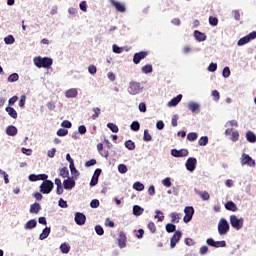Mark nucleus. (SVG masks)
Returning <instances> with one entry per match:
<instances>
[{"label": "nucleus", "mask_w": 256, "mask_h": 256, "mask_svg": "<svg viewBox=\"0 0 256 256\" xmlns=\"http://www.w3.org/2000/svg\"><path fill=\"white\" fill-rule=\"evenodd\" d=\"M247 43H251V40H249L248 36H244L240 38L237 42L238 47H243V45H247Z\"/></svg>", "instance_id": "37"}, {"label": "nucleus", "mask_w": 256, "mask_h": 256, "mask_svg": "<svg viewBox=\"0 0 256 256\" xmlns=\"http://www.w3.org/2000/svg\"><path fill=\"white\" fill-rule=\"evenodd\" d=\"M148 229L151 233H156L157 231V226H155L154 222H149L148 223Z\"/></svg>", "instance_id": "64"}, {"label": "nucleus", "mask_w": 256, "mask_h": 256, "mask_svg": "<svg viewBox=\"0 0 256 256\" xmlns=\"http://www.w3.org/2000/svg\"><path fill=\"white\" fill-rule=\"evenodd\" d=\"M18 132L19 130L14 125H10L6 128V135L9 137H15Z\"/></svg>", "instance_id": "25"}, {"label": "nucleus", "mask_w": 256, "mask_h": 256, "mask_svg": "<svg viewBox=\"0 0 256 256\" xmlns=\"http://www.w3.org/2000/svg\"><path fill=\"white\" fill-rule=\"evenodd\" d=\"M141 91H143V86H141V83L135 81L129 82L128 93L130 95H139Z\"/></svg>", "instance_id": "5"}, {"label": "nucleus", "mask_w": 256, "mask_h": 256, "mask_svg": "<svg viewBox=\"0 0 256 256\" xmlns=\"http://www.w3.org/2000/svg\"><path fill=\"white\" fill-rule=\"evenodd\" d=\"M170 218H171V223H179V219H180V217H179V213H177V212H172V213H170Z\"/></svg>", "instance_id": "52"}, {"label": "nucleus", "mask_w": 256, "mask_h": 256, "mask_svg": "<svg viewBox=\"0 0 256 256\" xmlns=\"http://www.w3.org/2000/svg\"><path fill=\"white\" fill-rule=\"evenodd\" d=\"M112 51H113V53H116L117 55H121L122 52L129 51V48L128 47H121L117 44H114V45H112Z\"/></svg>", "instance_id": "27"}, {"label": "nucleus", "mask_w": 256, "mask_h": 256, "mask_svg": "<svg viewBox=\"0 0 256 256\" xmlns=\"http://www.w3.org/2000/svg\"><path fill=\"white\" fill-rule=\"evenodd\" d=\"M60 251L61 253H63L64 255H67V253H69V251H71V246L69 245V243L64 242L60 245Z\"/></svg>", "instance_id": "31"}, {"label": "nucleus", "mask_w": 256, "mask_h": 256, "mask_svg": "<svg viewBox=\"0 0 256 256\" xmlns=\"http://www.w3.org/2000/svg\"><path fill=\"white\" fill-rule=\"evenodd\" d=\"M94 231L96 234L99 235V237H102V235H105V230L103 229V226H101V225H96L94 227Z\"/></svg>", "instance_id": "51"}, {"label": "nucleus", "mask_w": 256, "mask_h": 256, "mask_svg": "<svg viewBox=\"0 0 256 256\" xmlns=\"http://www.w3.org/2000/svg\"><path fill=\"white\" fill-rule=\"evenodd\" d=\"M106 127H107L108 129H110V131H111L112 133H119V127H118L117 124H115V123L109 122V123L106 125Z\"/></svg>", "instance_id": "40"}, {"label": "nucleus", "mask_w": 256, "mask_h": 256, "mask_svg": "<svg viewBox=\"0 0 256 256\" xmlns=\"http://www.w3.org/2000/svg\"><path fill=\"white\" fill-rule=\"evenodd\" d=\"M8 83H15L19 81V74L17 73H12L8 76L7 78Z\"/></svg>", "instance_id": "42"}, {"label": "nucleus", "mask_w": 256, "mask_h": 256, "mask_svg": "<svg viewBox=\"0 0 256 256\" xmlns=\"http://www.w3.org/2000/svg\"><path fill=\"white\" fill-rule=\"evenodd\" d=\"M165 229L167 233H175V231H177V225L173 223H167Z\"/></svg>", "instance_id": "33"}, {"label": "nucleus", "mask_w": 256, "mask_h": 256, "mask_svg": "<svg viewBox=\"0 0 256 256\" xmlns=\"http://www.w3.org/2000/svg\"><path fill=\"white\" fill-rule=\"evenodd\" d=\"M185 167L187 171H189L190 173H193V171L197 169V158L189 157L185 162Z\"/></svg>", "instance_id": "9"}, {"label": "nucleus", "mask_w": 256, "mask_h": 256, "mask_svg": "<svg viewBox=\"0 0 256 256\" xmlns=\"http://www.w3.org/2000/svg\"><path fill=\"white\" fill-rule=\"evenodd\" d=\"M124 147H126V149H128V151H135V143L133 142V140H127L124 143Z\"/></svg>", "instance_id": "39"}, {"label": "nucleus", "mask_w": 256, "mask_h": 256, "mask_svg": "<svg viewBox=\"0 0 256 256\" xmlns=\"http://www.w3.org/2000/svg\"><path fill=\"white\" fill-rule=\"evenodd\" d=\"M25 101H27V96H25V94H23L20 96V100L18 103V105L21 109H23V107H25Z\"/></svg>", "instance_id": "60"}, {"label": "nucleus", "mask_w": 256, "mask_h": 256, "mask_svg": "<svg viewBox=\"0 0 256 256\" xmlns=\"http://www.w3.org/2000/svg\"><path fill=\"white\" fill-rule=\"evenodd\" d=\"M56 135H58V137H67V135H69V130L65 128H60L57 130Z\"/></svg>", "instance_id": "45"}, {"label": "nucleus", "mask_w": 256, "mask_h": 256, "mask_svg": "<svg viewBox=\"0 0 256 256\" xmlns=\"http://www.w3.org/2000/svg\"><path fill=\"white\" fill-rule=\"evenodd\" d=\"M244 222H245V219L243 218H238L236 215L230 216V225L236 231H241V229H243Z\"/></svg>", "instance_id": "2"}, {"label": "nucleus", "mask_w": 256, "mask_h": 256, "mask_svg": "<svg viewBox=\"0 0 256 256\" xmlns=\"http://www.w3.org/2000/svg\"><path fill=\"white\" fill-rule=\"evenodd\" d=\"M39 211H41V204L35 202L30 205L29 213H31L32 215H37Z\"/></svg>", "instance_id": "21"}, {"label": "nucleus", "mask_w": 256, "mask_h": 256, "mask_svg": "<svg viewBox=\"0 0 256 256\" xmlns=\"http://www.w3.org/2000/svg\"><path fill=\"white\" fill-rule=\"evenodd\" d=\"M206 244L209 247H214V249H219V248L227 247V242L225 240L215 241V239H213V238H208L206 240Z\"/></svg>", "instance_id": "6"}, {"label": "nucleus", "mask_w": 256, "mask_h": 256, "mask_svg": "<svg viewBox=\"0 0 256 256\" xmlns=\"http://www.w3.org/2000/svg\"><path fill=\"white\" fill-rule=\"evenodd\" d=\"M49 235H51V227L46 226L42 230V233L39 235V240L40 241H45V239H47V237H49Z\"/></svg>", "instance_id": "22"}, {"label": "nucleus", "mask_w": 256, "mask_h": 256, "mask_svg": "<svg viewBox=\"0 0 256 256\" xmlns=\"http://www.w3.org/2000/svg\"><path fill=\"white\" fill-rule=\"evenodd\" d=\"M130 129L131 131H139V129H141V124L139 123V121H133L130 125Z\"/></svg>", "instance_id": "49"}, {"label": "nucleus", "mask_w": 256, "mask_h": 256, "mask_svg": "<svg viewBox=\"0 0 256 256\" xmlns=\"http://www.w3.org/2000/svg\"><path fill=\"white\" fill-rule=\"evenodd\" d=\"M76 185L75 177H68L63 181V187L66 191H71Z\"/></svg>", "instance_id": "15"}, {"label": "nucleus", "mask_w": 256, "mask_h": 256, "mask_svg": "<svg viewBox=\"0 0 256 256\" xmlns=\"http://www.w3.org/2000/svg\"><path fill=\"white\" fill-rule=\"evenodd\" d=\"M246 140L248 143H256V135L254 134L253 131L249 130L245 134Z\"/></svg>", "instance_id": "30"}, {"label": "nucleus", "mask_w": 256, "mask_h": 256, "mask_svg": "<svg viewBox=\"0 0 256 256\" xmlns=\"http://www.w3.org/2000/svg\"><path fill=\"white\" fill-rule=\"evenodd\" d=\"M194 193H196V195H199L202 199V201H209L210 196H209V192L207 191H200L197 188L194 189Z\"/></svg>", "instance_id": "26"}, {"label": "nucleus", "mask_w": 256, "mask_h": 256, "mask_svg": "<svg viewBox=\"0 0 256 256\" xmlns=\"http://www.w3.org/2000/svg\"><path fill=\"white\" fill-rule=\"evenodd\" d=\"M207 71H209L210 73H215V71H217V63L211 62L207 67Z\"/></svg>", "instance_id": "57"}, {"label": "nucleus", "mask_w": 256, "mask_h": 256, "mask_svg": "<svg viewBox=\"0 0 256 256\" xmlns=\"http://www.w3.org/2000/svg\"><path fill=\"white\" fill-rule=\"evenodd\" d=\"M100 205L99 199H92L90 202L91 209H98Z\"/></svg>", "instance_id": "59"}, {"label": "nucleus", "mask_w": 256, "mask_h": 256, "mask_svg": "<svg viewBox=\"0 0 256 256\" xmlns=\"http://www.w3.org/2000/svg\"><path fill=\"white\" fill-rule=\"evenodd\" d=\"M170 155H172V157H175L176 159H181L189 155V150L185 148H182L180 150L174 148L170 151Z\"/></svg>", "instance_id": "7"}, {"label": "nucleus", "mask_w": 256, "mask_h": 256, "mask_svg": "<svg viewBox=\"0 0 256 256\" xmlns=\"http://www.w3.org/2000/svg\"><path fill=\"white\" fill-rule=\"evenodd\" d=\"M33 63L38 69H51V66L53 65V60L50 57L37 56L34 57Z\"/></svg>", "instance_id": "1"}, {"label": "nucleus", "mask_w": 256, "mask_h": 256, "mask_svg": "<svg viewBox=\"0 0 256 256\" xmlns=\"http://www.w3.org/2000/svg\"><path fill=\"white\" fill-rule=\"evenodd\" d=\"M93 112L94 114L92 115V119L95 120L99 117V115H101V108L99 107L93 108Z\"/></svg>", "instance_id": "61"}, {"label": "nucleus", "mask_w": 256, "mask_h": 256, "mask_svg": "<svg viewBox=\"0 0 256 256\" xmlns=\"http://www.w3.org/2000/svg\"><path fill=\"white\" fill-rule=\"evenodd\" d=\"M208 21H209V25H211V27H217V25H219V19L217 17L210 16Z\"/></svg>", "instance_id": "48"}, {"label": "nucleus", "mask_w": 256, "mask_h": 256, "mask_svg": "<svg viewBox=\"0 0 256 256\" xmlns=\"http://www.w3.org/2000/svg\"><path fill=\"white\" fill-rule=\"evenodd\" d=\"M129 169L127 168V165L125 164H119L118 165V172L121 173V175H125Z\"/></svg>", "instance_id": "53"}, {"label": "nucleus", "mask_w": 256, "mask_h": 256, "mask_svg": "<svg viewBox=\"0 0 256 256\" xmlns=\"http://www.w3.org/2000/svg\"><path fill=\"white\" fill-rule=\"evenodd\" d=\"M194 39H196V41H198V43H203V41H207V35H205V33L199 31V30H195L194 31Z\"/></svg>", "instance_id": "17"}, {"label": "nucleus", "mask_w": 256, "mask_h": 256, "mask_svg": "<svg viewBox=\"0 0 256 256\" xmlns=\"http://www.w3.org/2000/svg\"><path fill=\"white\" fill-rule=\"evenodd\" d=\"M59 176L62 177V179H68L69 176V168L63 167L60 169Z\"/></svg>", "instance_id": "34"}, {"label": "nucleus", "mask_w": 256, "mask_h": 256, "mask_svg": "<svg viewBox=\"0 0 256 256\" xmlns=\"http://www.w3.org/2000/svg\"><path fill=\"white\" fill-rule=\"evenodd\" d=\"M70 173L73 177H79L80 173L79 170L75 167V164L69 165Z\"/></svg>", "instance_id": "50"}, {"label": "nucleus", "mask_w": 256, "mask_h": 256, "mask_svg": "<svg viewBox=\"0 0 256 256\" xmlns=\"http://www.w3.org/2000/svg\"><path fill=\"white\" fill-rule=\"evenodd\" d=\"M147 55H149L148 51H140V52H136L133 55V63L135 65H139V63H141V61H143V59H145L147 57Z\"/></svg>", "instance_id": "11"}, {"label": "nucleus", "mask_w": 256, "mask_h": 256, "mask_svg": "<svg viewBox=\"0 0 256 256\" xmlns=\"http://www.w3.org/2000/svg\"><path fill=\"white\" fill-rule=\"evenodd\" d=\"M109 3H111L112 7H114L118 13H125L127 11L125 3L116 0H109Z\"/></svg>", "instance_id": "14"}, {"label": "nucleus", "mask_w": 256, "mask_h": 256, "mask_svg": "<svg viewBox=\"0 0 256 256\" xmlns=\"http://www.w3.org/2000/svg\"><path fill=\"white\" fill-rule=\"evenodd\" d=\"M181 237H183V232H181V230L175 231V233L173 234V236L170 239L171 249H175V247H177V243H179V241H181Z\"/></svg>", "instance_id": "8"}, {"label": "nucleus", "mask_w": 256, "mask_h": 256, "mask_svg": "<svg viewBox=\"0 0 256 256\" xmlns=\"http://www.w3.org/2000/svg\"><path fill=\"white\" fill-rule=\"evenodd\" d=\"M208 143H209V137L208 136H202L198 140V145L200 147H206V145H208Z\"/></svg>", "instance_id": "38"}, {"label": "nucleus", "mask_w": 256, "mask_h": 256, "mask_svg": "<svg viewBox=\"0 0 256 256\" xmlns=\"http://www.w3.org/2000/svg\"><path fill=\"white\" fill-rule=\"evenodd\" d=\"M142 73H145V75H149V73H153V65L146 64L141 68Z\"/></svg>", "instance_id": "35"}, {"label": "nucleus", "mask_w": 256, "mask_h": 256, "mask_svg": "<svg viewBox=\"0 0 256 256\" xmlns=\"http://www.w3.org/2000/svg\"><path fill=\"white\" fill-rule=\"evenodd\" d=\"M187 108L189 109V111H191V113H198L201 109V105L197 102H189Z\"/></svg>", "instance_id": "19"}, {"label": "nucleus", "mask_w": 256, "mask_h": 256, "mask_svg": "<svg viewBox=\"0 0 256 256\" xmlns=\"http://www.w3.org/2000/svg\"><path fill=\"white\" fill-rule=\"evenodd\" d=\"M61 127H63V129H71V127H73V124L69 120H64L61 123Z\"/></svg>", "instance_id": "58"}, {"label": "nucleus", "mask_w": 256, "mask_h": 256, "mask_svg": "<svg viewBox=\"0 0 256 256\" xmlns=\"http://www.w3.org/2000/svg\"><path fill=\"white\" fill-rule=\"evenodd\" d=\"M74 221L76 225H79L80 227L85 225L87 221V216L83 212H76L74 216Z\"/></svg>", "instance_id": "12"}, {"label": "nucleus", "mask_w": 256, "mask_h": 256, "mask_svg": "<svg viewBox=\"0 0 256 256\" xmlns=\"http://www.w3.org/2000/svg\"><path fill=\"white\" fill-rule=\"evenodd\" d=\"M101 173H103V170L101 168H97L94 171V174L90 180V187H95L99 183V177H101Z\"/></svg>", "instance_id": "13"}, {"label": "nucleus", "mask_w": 256, "mask_h": 256, "mask_svg": "<svg viewBox=\"0 0 256 256\" xmlns=\"http://www.w3.org/2000/svg\"><path fill=\"white\" fill-rule=\"evenodd\" d=\"M198 137H199V134H197V132H190L187 134V140L191 142L197 141Z\"/></svg>", "instance_id": "46"}, {"label": "nucleus", "mask_w": 256, "mask_h": 256, "mask_svg": "<svg viewBox=\"0 0 256 256\" xmlns=\"http://www.w3.org/2000/svg\"><path fill=\"white\" fill-rule=\"evenodd\" d=\"M231 141L233 143H237V141H239V131L232 132Z\"/></svg>", "instance_id": "62"}, {"label": "nucleus", "mask_w": 256, "mask_h": 256, "mask_svg": "<svg viewBox=\"0 0 256 256\" xmlns=\"http://www.w3.org/2000/svg\"><path fill=\"white\" fill-rule=\"evenodd\" d=\"M144 211H145V209L139 205H134L132 208V213H133L134 217H141V215H143Z\"/></svg>", "instance_id": "24"}, {"label": "nucleus", "mask_w": 256, "mask_h": 256, "mask_svg": "<svg viewBox=\"0 0 256 256\" xmlns=\"http://www.w3.org/2000/svg\"><path fill=\"white\" fill-rule=\"evenodd\" d=\"M35 227H37V220L35 219H31L28 222H26V224L24 225V229L26 231H31V229H35Z\"/></svg>", "instance_id": "28"}, {"label": "nucleus", "mask_w": 256, "mask_h": 256, "mask_svg": "<svg viewBox=\"0 0 256 256\" xmlns=\"http://www.w3.org/2000/svg\"><path fill=\"white\" fill-rule=\"evenodd\" d=\"M154 219H157L159 223H162V221H165V215L163 214V211L161 210H155V216Z\"/></svg>", "instance_id": "32"}, {"label": "nucleus", "mask_w": 256, "mask_h": 256, "mask_svg": "<svg viewBox=\"0 0 256 256\" xmlns=\"http://www.w3.org/2000/svg\"><path fill=\"white\" fill-rule=\"evenodd\" d=\"M225 210L226 211H232L233 213H235L236 211H238L239 208H237V204H235V202L233 201H227L224 205Z\"/></svg>", "instance_id": "20"}, {"label": "nucleus", "mask_w": 256, "mask_h": 256, "mask_svg": "<svg viewBox=\"0 0 256 256\" xmlns=\"http://www.w3.org/2000/svg\"><path fill=\"white\" fill-rule=\"evenodd\" d=\"M133 189L135 191H145V185L140 181H137L133 184Z\"/></svg>", "instance_id": "41"}, {"label": "nucleus", "mask_w": 256, "mask_h": 256, "mask_svg": "<svg viewBox=\"0 0 256 256\" xmlns=\"http://www.w3.org/2000/svg\"><path fill=\"white\" fill-rule=\"evenodd\" d=\"M184 214L193 217L195 215V208L193 206H186L184 208Z\"/></svg>", "instance_id": "36"}, {"label": "nucleus", "mask_w": 256, "mask_h": 256, "mask_svg": "<svg viewBox=\"0 0 256 256\" xmlns=\"http://www.w3.org/2000/svg\"><path fill=\"white\" fill-rule=\"evenodd\" d=\"M118 247L120 249H125V247H127V235L123 231L119 232Z\"/></svg>", "instance_id": "16"}, {"label": "nucleus", "mask_w": 256, "mask_h": 256, "mask_svg": "<svg viewBox=\"0 0 256 256\" xmlns=\"http://www.w3.org/2000/svg\"><path fill=\"white\" fill-rule=\"evenodd\" d=\"M183 99V94H178L177 96H175L174 98H172L169 102H168V107H177L178 103H181V100Z\"/></svg>", "instance_id": "18"}, {"label": "nucleus", "mask_w": 256, "mask_h": 256, "mask_svg": "<svg viewBox=\"0 0 256 256\" xmlns=\"http://www.w3.org/2000/svg\"><path fill=\"white\" fill-rule=\"evenodd\" d=\"M58 207H60L61 209H67V207H69V204H67V201L63 198H60L58 200Z\"/></svg>", "instance_id": "54"}, {"label": "nucleus", "mask_w": 256, "mask_h": 256, "mask_svg": "<svg viewBox=\"0 0 256 256\" xmlns=\"http://www.w3.org/2000/svg\"><path fill=\"white\" fill-rule=\"evenodd\" d=\"M162 185H164V187H171V177H166L165 179H163Z\"/></svg>", "instance_id": "63"}, {"label": "nucleus", "mask_w": 256, "mask_h": 256, "mask_svg": "<svg viewBox=\"0 0 256 256\" xmlns=\"http://www.w3.org/2000/svg\"><path fill=\"white\" fill-rule=\"evenodd\" d=\"M241 165L245 166L247 165L248 167H255V159H252L249 154L243 153L241 156Z\"/></svg>", "instance_id": "10"}, {"label": "nucleus", "mask_w": 256, "mask_h": 256, "mask_svg": "<svg viewBox=\"0 0 256 256\" xmlns=\"http://www.w3.org/2000/svg\"><path fill=\"white\" fill-rule=\"evenodd\" d=\"M17 101H19V96L14 95L13 97H11L8 100V107H13V105H15V103H17Z\"/></svg>", "instance_id": "55"}, {"label": "nucleus", "mask_w": 256, "mask_h": 256, "mask_svg": "<svg viewBox=\"0 0 256 256\" xmlns=\"http://www.w3.org/2000/svg\"><path fill=\"white\" fill-rule=\"evenodd\" d=\"M0 175L3 177L4 183L6 185H8V183H9V174H7V172H5V170L0 169Z\"/></svg>", "instance_id": "56"}, {"label": "nucleus", "mask_w": 256, "mask_h": 256, "mask_svg": "<svg viewBox=\"0 0 256 256\" xmlns=\"http://www.w3.org/2000/svg\"><path fill=\"white\" fill-rule=\"evenodd\" d=\"M143 141H145L146 143H149V141H153V136H151V134H149L148 129L144 130Z\"/></svg>", "instance_id": "47"}, {"label": "nucleus", "mask_w": 256, "mask_h": 256, "mask_svg": "<svg viewBox=\"0 0 256 256\" xmlns=\"http://www.w3.org/2000/svg\"><path fill=\"white\" fill-rule=\"evenodd\" d=\"M55 187V184L51 180H45L40 185V193L43 195H49L51 191H53V188Z\"/></svg>", "instance_id": "4"}, {"label": "nucleus", "mask_w": 256, "mask_h": 256, "mask_svg": "<svg viewBox=\"0 0 256 256\" xmlns=\"http://www.w3.org/2000/svg\"><path fill=\"white\" fill-rule=\"evenodd\" d=\"M222 76L224 77V79H229V77H231V69L229 68V66H225L223 68Z\"/></svg>", "instance_id": "44"}, {"label": "nucleus", "mask_w": 256, "mask_h": 256, "mask_svg": "<svg viewBox=\"0 0 256 256\" xmlns=\"http://www.w3.org/2000/svg\"><path fill=\"white\" fill-rule=\"evenodd\" d=\"M229 229H231V226L229 225V222L225 218H221L218 222V233L219 235H227L229 233Z\"/></svg>", "instance_id": "3"}, {"label": "nucleus", "mask_w": 256, "mask_h": 256, "mask_svg": "<svg viewBox=\"0 0 256 256\" xmlns=\"http://www.w3.org/2000/svg\"><path fill=\"white\" fill-rule=\"evenodd\" d=\"M4 43L5 45H13L15 43V37L11 34L4 37Z\"/></svg>", "instance_id": "43"}, {"label": "nucleus", "mask_w": 256, "mask_h": 256, "mask_svg": "<svg viewBox=\"0 0 256 256\" xmlns=\"http://www.w3.org/2000/svg\"><path fill=\"white\" fill-rule=\"evenodd\" d=\"M6 113H8L9 117H11L12 119H17L18 114H17V110H15V108H13L12 106H7L5 108Z\"/></svg>", "instance_id": "29"}, {"label": "nucleus", "mask_w": 256, "mask_h": 256, "mask_svg": "<svg viewBox=\"0 0 256 256\" xmlns=\"http://www.w3.org/2000/svg\"><path fill=\"white\" fill-rule=\"evenodd\" d=\"M77 95H79V92L77 91L76 88L68 89L65 92V97H67V99H75V97H77Z\"/></svg>", "instance_id": "23"}]
</instances>
